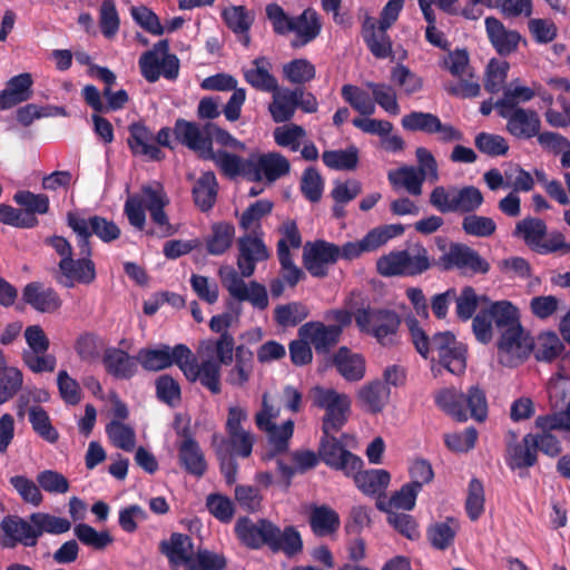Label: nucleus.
Masks as SVG:
<instances>
[{"instance_id": "obj_49", "label": "nucleus", "mask_w": 570, "mask_h": 570, "mask_svg": "<svg viewBox=\"0 0 570 570\" xmlns=\"http://www.w3.org/2000/svg\"><path fill=\"white\" fill-rule=\"evenodd\" d=\"M387 179L394 189L404 188L410 195L420 196L424 175L419 174L413 166H402L387 174Z\"/></svg>"}, {"instance_id": "obj_11", "label": "nucleus", "mask_w": 570, "mask_h": 570, "mask_svg": "<svg viewBox=\"0 0 570 570\" xmlns=\"http://www.w3.org/2000/svg\"><path fill=\"white\" fill-rule=\"evenodd\" d=\"M193 357V351L183 343L170 346L158 344L155 347H142L136 354L138 364L147 372H160L177 365L183 371L186 358Z\"/></svg>"}, {"instance_id": "obj_33", "label": "nucleus", "mask_w": 570, "mask_h": 570, "mask_svg": "<svg viewBox=\"0 0 570 570\" xmlns=\"http://www.w3.org/2000/svg\"><path fill=\"white\" fill-rule=\"evenodd\" d=\"M13 202L22 207V217L24 220L32 222L27 225L28 229L39 225L37 215H46L50 209V199L46 194H35L30 190H18L13 195Z\"/></svg>"}, {"instance_id": "obj_10", "label": "nucleus", "mask_w": 570, "mask_h": 570, "mask_svg": "<svg viewBox=\"0 0 570 570\" xmlns=\"http://www.w3.org/2000/svg\"><path fill=\"white\" fill-rule=\"evenodd\" d=\"M128 131L127 144L134 156H146L159 161L165 157L159 146L173 149L170 141L173 130L169 127H163L155 137L145 124L136 121L129 125Z\"/></svg>"}, {"instance_id": "obj_2", "label": "nucleus", "mask_w": 570, "mask_h": 570, "mask_svg": "<svg viewBox=\"0 0 570 570\" xmlns=\"http://www.w3.org/2000/svg\"><path fill=\"white\" fill-rule=\"evenodd\" d=\"M169 205L167 196L161 184L155 181L153 184L142 185L139 193L129 195L124 205V214L129 224L138 230H144L146 226V210L149 212L151 222L158 226L159 237H169L177 233L169 217L165 212V207Z\"/></svg>"}, {"instance_id": "obj_34", "label": "nucleus", "mask_w": 570, "mask_h": 570, "mask_svg": "<svg viewBox=\"0 0 570 570\" xmlns=\"http://www.w3.org/2000/svg\"><path fill=\"white\" fill-rule=\"evenodd\" d=\"M332 363L348 382H358L365 375V358L358 353H353L346 346H341L333 354Z\"/></svg>"}, {"instance_id": "obj_16", "label": "nucleus", "mask_w": 570, "mask_h": 570, "mask_svg": "<svg viewBox=\"0 0 570 570\" xmlns=\"http://www.w3.org/2000/svg\"><path fill=\"white\" fill-rule=\"evenodd\" d=\"M404 233L402 224H390L371 229L361 240L347 242L340 247V258L354 259L362 253L376 250L390 239Z\"/></svg>"}, {"instance_id": "obj_54", "label": "nucleus", "mask_w": 570, "mask_h": 570, "mask_svg": "<svg viewBox=\"0 0 570 570\" xmlns=\"http://www.w3.org/2000/svg\"><path fill=\"white\" fill-rule=\"evenodd\" d=\"M534 186V180L530 173L519 165L504 164L503 174H501V188H512L514 191H530Z\"/></svg>"}, {"instance_id": "obj_29", "label": "nucleus", "mask_w": 570, "mask_h": 570, "mask_svg": "<svg viewBox=\"0 0 570 570\" xmlns=\"http://www.w3.org/2000/svg\"><path fill=\"white\" fill-rule=\"evenodd\" d=\"M222 19L237 40L244 46L250 45L249 30L255 20V13L245 6H230L222 11Z\"/></svg>"}, {"instance_id": "obj_21", "label": "nucleus", "mask_w": 570, "mask_h": 570, "mask_svg": "<svg viewBox=\"0 0 570 570\" xmlns=\"http://www.w3.org/2000/svg\"><path fill=\"white\" fill-rule=\"evenodd\" d=\"M275 525L268 519L253 522L249 518L243 517L235 524V533L239 541L249 549L258 550L263 547L271 549Z\"/></svg>"}, {"instance_id": "obj_58", "label": "nucleus", "mask_w": 570, "mask_h": 570, "mask_svg": "<svg viewBox=\"0 0 570 570\" xmlns=\"http://www.w3.org/2000/svg\"><path fill=\"white\" fill-rule=\"evenodd\" d=\"M293 432L294 422L292 420H287L281 426L275 424L272 429L267 430L266 433L271 448L266 454V459H272L275 455L287 452Z\"/></svg>"}, {"instance_id": "obj_36", "label": "nucleus", "mask_w": 570, "mask_h": 570, "mask_svg": "<svg viewBox=\"0 0 570 570\" xmlns=\"http://www.w3.org/2000/svg\"><path fill=\"white\" fill-rule=\"evenodd\" d=\"M160 552L167 557L170 566H185L186 569L193 557V540L187 534L175 532L168 541L160 542Z\"/></svg>"}, {"instance_id": "obj_42", "label": "nucleus", "mask_w": 570, "mask_h": 570, "mask_svg": "<svg viewBox=\"0 0 570 570\" xmlns=\"http://www.w3.org/2000/svg\"><path fill=\"white\" fill-rule=\"evenodd\" d=\"M235 226L228 222L214 223L210 234L206 237L207 253L214 256L225 254L233 245Z\"/></svg>"}, {"instance_id": "obj_53", "label": "nucleus", "mask_w": 570, "mask_h": 570, "mask_svg": "<svg viewBox=\"0 0 570 570\" xmlns=\"http://www.w3.org/2000/svg\"><path fill=\"white\" fill-rule=\"evenodd\" d=\"M458 532V521L453 518H446L444 522H435L426 530V535L431 546L436 550H446L453 544Z\"/></svg>"}, {"instance_id": "obj_24", "label": "nucleus", "mask_w": 570, "mask_h": 570, "mask_svg": "<svg viewBox=\"0 0 570 570\" xmlns=\"http://www.w3.org/2000/svg\"><path fill=\"white\" fill-rule=\"evenodd\" d=\"M173 135L180 145L197 153L202 159L210 148V140L204 125L200 126L198 122L178 118L174 124Z\"/></svg>"}, {"instance_id": "obj_8", "label": "nucleus", "mask_w": 570, "mask_h": 570, "mask_svg": "<svg viewBox=\"0 0 570 570\" xmlns=\"http://www.w3.org/2000/svg\"><path fill=\"white\" fill-rule=\"evenodd\" d=\"M354 318L361 332L371 334L383 346L393 344L401 324L395 311L371 306L357 308Z\"/></svg>"}, {"instance_id": "obj_63", "label": "nucleus", "mask_w": 570, "mask_h": 570, "mask_svg": "<svg viewBox=\"0 0 570 570\" xmlns=\"http://www.w3.org/2000/svg\"><path fill=\"white\" fill-rule=\"evenodd\" d=\"M106 433L116 448L126 452L134 450L136 445V433L130 425L111 420L106 425Z\"/></svg>"}, {"instance_id": "obj_19", "label": "nucleus", "mask_w": 570, "mask_h": 570, "mask_svg": "<svg viewBox=\"0 0 570 570\" xmlns=\"http://www.w3.org/2000/svg\"><path fill=\"white\" fill-rule=\"evenodd\" d=\"M181 372L188 382H199L213 395L220 394L222 365H219V362L208 358L198 363L197 357L193 353V357L186 358V364H184Z\"/></svg>"}, {"instance_id": "obj_37", "label": "nucleus", "mask_w": 570, "mask_h": 570, "mask_svg": "<svg viewBox=\"0 0 570 570\" xmlns=\"http://www.w3.org/2000/svg\"><path fill=\"white\" fill-rule=\"evenodd\" d=\"M322 24L316 11L306 9L294 18L292 32L295 38L291 45L293 48H301L312 42L320 35Z\"/></svg>"}, {"instance_id": "obj_18", "label": "nucleus", "mask_w": 570, "mask_h": 570, "mask_svg": "<svg viewBox=\"0 0 570 570\" xmlns=\"http://www.w3.org/2000/svg\"><path fill=\"white\" fill-rule=\"evenodd\" d=\"M340 259V246L324 239L307 242L303 252V264L307 272L323 278L328 274V265Z\"/></svg>"}, {"instance_id": "obj_9", "label": "nucleus", "mask_w": 570, "mask_h": 570, "mask_svg": "<svg viewBox=\"0 0 570 570\" xmlns=\"http://www.w3.org/2000/svg\"><path fill=\"white\" fill-rule=\"evenodd\" d=\"M314 405L324 410L322 434H335L347 423L351 413L348 395L333 389H314Z\"/></svg>"}, {"instance_id": "obj_5", "label": "nucleus", "mask_w": 570, "mask_h": 570, "mask_svg": "<svg viewBox=\"0 0 570 570\" xmlns=\"http://www.w3.org/2000/svg\"><path fill=\"white\" fill-rule=\"evenodd\" d=\"M27 521L18 515H7L1 521L3 532L16 542L35 547L43 532L61 534L71 528L69 520L48 513L35 512Z\"/></svg>"}, {"instance_id": "obj_22", "label": "nucleus", "mask_w": 570, "mask_h": 570, "mask_svg": "<svg viewBox=\"0 0 570 570\" xmlns=\"http://www.w3.org/2000/svg\"><path fill=\"white\" fill-rule=\"evenodd\" d=\"M298 336L308 340L320 355L328 354L341 340L338 326L325 325L320 321H311L298 328Z\"/></svg>"}, {"instance_id": "obj_56", "label": "nucleus", "mask_w": 570, "mask_h": 570, "mask_svg": "<svg viewBox=\"0 0 570 570\" xmlns=\"http://www.w3.org/2000/svg\"><path fill=\"white\" fill-rule=\"evenodd\" d=\"M76 538L83 544L96 551H102L114 542L109 531H97L87 523H78L73 528Z\"/></svg>"}, {"instance_id": "obj_12", "label": "nucleus", "mask_w": 570, "mask_h": 570, "mask_svg": "<svg viewBox=\"0 0 570 570\" xmlns=\"http://www.w3.org/2000/svg\"><path fill=\"white\" fill-rule=\"evenodd\" d=\"M318 456L330 469L341 471L345 476L363 468V460L346 449V444L334 434H322L318 443Z\"/></svg>"}, {"instance_id": "obj_45", "label": "nucleus", "mask_w": 570, "mask_h": 570, "mask_svg": "<svg viewBox=\"0 0 570 570\" xmlns=\"http://www.w3.org/2000/svg\"><path fill=\"white\" fill-rule=\"evenodd\" d=\"M501 91V116H505V112L511 110L519 109L520 104L528 102L535 97L534 90L521 85L520 79L502 83Z\"/></svg>"}, {"instance_id": "obj_40", "label": "nucleus", "mask_w": 570, "mask_h": 570, "mask_svg": "<svg viewBox=\"0 0 570 570\" xmlns=\"http://www.w3.org/2000/svg\"><path fill=\"white\" fill-rule=\"evenodd\" d=\"M356 487L366 495L381 497L387 489L391 475L383 469L357 470L352 474Z\"/></svg>"}, {"instance_id": "obj_31", "label": "nucleus", "mask_w": 570, "mask_h": 570, "mask_svg": "<svg viewBox=\"0 0 570 570\" xmlns=\"http://www.w3.org/2000/svg\"><path fill=\"white\" fill-rule=\"evenodd\" d=\"M533 433H528L520 443L509 445L507 450V465L515 470H525L538 462V444Z\"/></svg>"}, {"instance_id": "obj_59", "label": "nucleus", "mask_w": 570, "mask_h": 570, "mask_svg": "<svg viewBox=\"0 0 570 570\" xmlns=\"http://www.w3.org/2000/svg\"><path fill=\"white\" fill-rule=\"evenodd\" d=\"M309 315L308 307L301 302L282 304L274 309V320L282 327L296 326Z\"/></svg>"}, {"instance_id": "obj_3", "label": "nucleus", "mask_w": 570, "mask_h": 570, "mask_svg": "<svg viewBox=\"0 0 570 570\" xmlns=\"http://www.w3.org/2000/svg\"><path fill=\"white\" fill-rule=\"evenodd\" d=\"M435 405L458 422L473 419L484 422L488 417V401L484 390L479 385L470 386L466 392L455 387H444L434 394Z\"/></svg>"}, {"instance_id": "obj_7", "label": "nucleus", "mask_w": 570, "mask_h": 570, "mask_svg": "<svg viewBox=\"0 0 570 570\" xmlns=\"http://www.w3.org/2000/svg\"><path fill=\"white\" fill-rule=\"evenodd\" d=\"M429 203L442 214L475 212L483 203V195L475 186H435L429 198Z\"/></svg>"}, {"instance_id": "obj_27", "label": "nucleus", "mask_w": 570, "mask_h": 570, "mask_svg": "<svg viewBox=\"0 0 570 570\" xmlns=\"http://www.w3.org/2000/svg\"><path fill=\"white\" fill-rule=\"evenodd\" d=\"M105 371L117 380H130L138 372L136 356L118 347H108L102 355Z\"/></svg>"}, {"instance_id": "obj_25", "label": "nucleus", "mask_w": 570, "mask_h": 570, "mask_svg": "<svg viewBox=\"0 0 570 570\" xmlns=\"http://www.w3.org/2000/svg\"><path fill=\"white\" fill-rule=\"evenodd\" d=\"M22 301L39 313H55L62 305L58 292L40 282H30L23 287Z\"/></svg>"}, {"instance_id": "obj_28", "label": "nucleus", "mask_w": 570, "mask_h": 570, "mask_svg": "<svg viewBox=\"0 0 570 570\" xmlns=\"http://www.w3.org/2000/svg\"><path fill=\"white\" fill-rule=\"evenodd\" d=\"M184 440L178 445L180 466L188 473L202 478L207 471V462L199 443L184 430Z\"/></svg>"}, {"instance_id": "obj_64", "label": "nucleus", "mask_w": 570, "mask_h": 570, "mask_svg": "<svg viewBox=\"0 0 570 570\" xmlns=\"http://www.w3.org/2000/svg\"><path fill=\"white\" fill-rule=\"evenodd\" d=\"M226 567L227 560L223 553L204 549L191 557L186 570H225Z\"/></svg>"}, {"instance_id": "obj_6", "label": "nucleus", "mask_w": 570, "mask_h": 570, "mask_svg": "<svg viewBox=\"0 0 570 570\" xmlns=\"http://www.w3.org/2000/svg\"><path fill=\"white\" fill-rule=\"evenodd\" d=\"M530 354L531 344L521 325L518 307L501 299V365L518 366Z\"/></svg>"}, {"instance_id": "obj_52", "label": "nucleus", "mask_w": 570, "mask_h": 570, "mask_svg": "<svg viewBox=\"0 0 570 570\" xmlns=\"http://www.w3.org/2000/svg\"><path fill=\"white\" fill-rule=\"evenodd\" d=\"M302 97V88L285 90L274 97L269 105V112L275 122H285L292 119L297 108V99Z\"/></svg>"}, {"instance_id": "obj_41", "label": "nucleus", "mask_w": 570, "mask_h": 570, "mask_svg": "<svg viewBox=\"0 0 570 570\" xmlns=\"http://www.w3.org/2000/svg\"><path fill=\"white\" fill-rule=\"evenodd\" d=\"M272 552H283L292 558L303 551V540L299 531L294 525H287L283 530L275 525L271 549Z\"/></svg>"}, {"instance_id": "obj_26", "label": "nucleus", "mask_w": 570, "mask_h": 570, "mask_svg": "<svg viewBox=\"0 0 570 570\" xmlns=\"http://www.w3.org/2000/svg\"><path fill=\"white\" fill-rule=\"evenodd\" d=\"M501 118L507 119V130L518 139H530L540 132L541 120L535 110L519 108Z\"/></svg>"}, {"instance_id": "obj_15", "label": "nucleus", "mask_w": 570, "mask_h": 570, "mask_svg": "<svg viewBox=\"0 0 570 570\" xmlns=\"http://www.w3.org/2000/svg\"><path fill=\"white\" fill-rule=\"evenodd\" d=\"M441 271L459 269L466 274H485L489 264L478 252L462 243H452L449 250L438 258Z\"/></svg>"}, {"instance_id": "obj_48", "label": "nucleus", "mask_w": 570, "mask_h": 570, "mask_svg": "<svg viewBox=\"0 0 570 570\" xmlns=\"http://www.w3.org/2000/svg\"><path fill=\"white\" fill-rule=\"evenodd\" d=\"M253 68L244 71L245 80L255 89L266 92L277 90L276 78L268 71L269 62L265 57H258L253 61Z\"/></svg>"}, {"instance_id": "obj_23", "label": "nucleus", "mask_w": 570, "mask_h": 570, "mask_svg": "<svg viewBox=\"0 0 570 570\" xmlns=\"http://www.w3.org/2000/svg\"><path fill=\"white\" fill-rule=\"evenodd\" d=\"M237 267L242 276L250 277L256 269V264L269 258V252L263 239L252 235L239 237Z\"/></svg>"}, {"instance_id": "obj_43", "label": "nucleus", "mask_w": 570, "mask_h": 570, "mask_svg": "<svg viewBox=\"0 0 570 570\" xmlns=\"http://www.w3.org/2000/svg\"><path fill=\"white\" fill-rule=\"evenodd\" d=\"M527 338L531 344V353L533 352L535 360L539 362L550 363L564 350L563 343L553 332L541 333L535 342L529 333H527Z\"/></svg>"}, {"instance_id": "obj_32", "label": "nucleus", "mask_w": 570, "mask_h": 570, "mask_svg": "<svg viewBox=\"0 0 570 570\" xmlns=\"http://www.w3.org/2000/svg\"><path fill=\"white\" fill-rule=\"evenodd\" d=\"M386 31L387 29H382L371 17H366L362 26V38L371 53L377 59H385L393 52L392 41Z\"/></svg>"}, {"instance_id": "obj_30", "label": "nucleus", "mask_w": 570, "mask_h": 570, "mask_svg": "<svg viewBox=\"0 0 570 570\" xmlns=\"http://www.w3.org/2000/svg\"><path fill=\"white\" fill-rule=\"evenodd\" d=\"M33 79L31 73L22 72L10 78L0 91L2 110L10 109L32 97Z\"/></svg>"}, {"instance_id": "obj_14", "label": "nucleus", "mask_w": 570, "mask_h": 570, "mask_svg": "<svg viewBox=\"0 0 570 570\" xmlns=\"http://www.w3.org/2000/svg\"><path fill=\"white\" fill-rule=\"evenodd\" d=\"M248 420V412L240 406H229L225 431L227 434V443L232 454L246 459L249 458L255 444V435L243 428Z\"/></svg>"}, {"instance_id": "obj_46", "label": "nucleus", "mask_w": 570, "mask_h": 570, "mask_svg": "<svg viewBox=\"0 0 570 570\" xmlns=\"http://www.w3.org/2000/svg\"><path fill=\"white\" fill-rule=\"evenodd\" d=\"M455 302V314L456 317L466 322L471 320L478 307L490 306V303H493L485 295H478L475 289L472 286H464L460 294H456V298L453 299Z\"/></svg>"}, {"instance_id": "obj_57", "label": "nucleus", "mask_w": 570, "mask_h": 570, "mask_svg": "<svg viewBox=\"0 0 570 570\" xmlns=\"http://www.w3.org/2000/svg\"><path fill=\"white\" fill-rule=\"evenodd\" d=\"M23 384L22 372L8 364L0 366V405L12 400Z\"/></svg>"}, {"instance_id": "obj_50", "label": "nucleus", "mask_w": 570, "mask_h": 570, "mask_svg": "<svg viewBox=\"0 0 570 570\" xmlns=\"http://www.w3.org/2000/svg\"><path fill=\"white\" fill-rule=\"evenodd\" d=\"M229 295L239 302H249L258 309H265L268 306L266 287L256 281H252L249 285H246L243 277L239 278Z\"/></svg>"}, {"instance_id": "obj_61", "label": "nucleus", "mask_w": 570, "mask_h": 570, "mask_svg": "<svg viewBox=\"0 0 570 570\" xmlns=\"http://www.w3.org/2000/svg\"><path fill=\"white\" fill-rule=\"evenodd\" d=\"M29 422L35 433L49 443H56L59 439V433L51 424L49 414L40 406L35 405L29 409Z\"/></svg>"}, {"instance_id": "obj_13", "label": "nucleus", "mask_w": 570, "mask_h": 570, "mask_svg": "<svg viewBox=\"0 0 570 570\" xmlns=\"http://www.w3.org/2000/svg\"><path fill=\"white\" fill-rule=\"evenodd\" d=\"M401 125L403 129L407 131L439 135V140L442 142L463 140L462 131L450 124H443L441 119L432 112L411 111L402 117Z\"/></svg>"}, {"instance_id": "obj_47", "label": "nucleus", "mask_w": 570, "mask_h": 570, "mask_svg": "<svg viewBox=\"0 0 570 570\" xmlns=\"http://www.w3.org/2000/svg\"><path fill=\"white\" fill-rule=\"evenodd\" d=\"M254 368V354L244 345L235 348V365L228 372L227 382L233 386L242 387L250 379Z\"/></svg>"}, {"instance_id": "obj_44", "label": "nucleus", "mask_w": 570, "mask_h": 570, "mask_svg": "<svg viewBox=\"0 0 570 570\" xmlns=\"http://www.w3.org/2000/svg\"><path fill=\"white\" fill-rule=\"evenodd\" d=\"M308 522L313 533L317 537L333 534L341 524L338 513L327 505L313 507Z\"/></svg>"}, {"instance_id": "obj_4", "label": "nucleus", "mask_w": 570, "mask_h": 570, "mask_svg": "<svg viewBox=\"0 0 570 570\" xmlns=\"http://www.w3.org/2000/svg\"><path fill=\"white\" fill-rule=\"evenodd\" d=\"M439 267L438 259L420 242L407 245L401 250H392L376 261V271L381 276L416 277Z\"/></svg>"}, {"instance_id": "obj_17", "label": "nucleus", "mask_w": 570, "mask_h": 570, "mask_svg": "<svg viewBox=\"0 0 570 570\" xmlns=\"http://www.w3.org/2000/svg\"><path fill=\"white\" fill-rule=\"evenodd\" d=\"M53 278L65 288H73L76 284L90 285L97 278L96 264L89 257L60 259Z\"/></svg>"}, {"instance_id": "obj_39", "label": "nucleus", "mask_w": 570, "mask_h": 570, "mask_svg": "<svg viewBox=\"0 0 570 570\" xmlns=\"http://www.w3.org/2000/svg\"><path fill=\"white\" fill-rule=\"evenodd\" d=\"M218 183L213 171H205L194 184L193 200L203 213L209 212L217 199Z\"/></svg>"}, {"instance_id": "obj_51", "label": "nucleus", "mask_w": 570, "mask_h": 570, "mask_svg": "<svg viewBox=\"0 0 570 570\" xmlns=\"http://www.w3.org/2000/svg\"><path fill=\"white\" fill-rule=\"evenodd\" d=\"M421 491L419 483L407 482L395 491L387 501L379 500L376 508L380 511L389 512L391 508L411 511L414 509L416 498Z\"/></svg>"}, {"instance_id": "obj_1", "label": "nucleus", "mask_w": 570, "mask_h": 570, "mask_svg": "<svg viewBox=\"0 0 570 570\" xmlns=\"http://www.w3.org/2000/svg\"><path fill=\"white\" fill-rule=\"evenodd\" d=\"M405 323L416 352L424 360L433 362L435 358L431 357V353H436L439 363L451 374L461 375L465 372L468 346L458 341L452 332H436L429 337L415 317L406 318Z\"/></svg>"}, {"instance_id": "obj_38", "label": "nucleus", "mask_w": 570, "mask_h": 570, "mask_svg": "<svg viewBox=\"0 0 570 570\" xmlns=\"http://www.w3.org/2000/svg\"><path fill=\"white\" fill-rule=\"evenodd\" d=\"M493 323L499 326V301L482 306L472 317V332L481 344H489L493 338Z\"/></svg>"}, {"instance_id": "obj_20", "label": "nucleus", "mask_w": 570, "mask_h": 570, "mask_svg": "<svg viewBox=\"0 0 570 570\" xmlns=\"http://www.w3.org/2000/svg\"><path fill=\"white\" fill-rule=\"evenodd\" d=\"M247 167H250V181H261L265 178L273 183L291 170L288 159L278 153L250 154Z\"/></svg>"}, {"instance_id": "obj_35", "label": "nucleus", "mask_w": 570, "mask_h": 570, "mask_svg": "<svg viewBox=\"0 0 570 570\" xmlns=\"http://www.w3.org/2000/svg\"><path fill=\"white\" fill-rule=\"evenodd\" d=\"M203 159L214 161L219 170L229 178L243 176L250 180V167H247L248 158L244 159L226 150L215 151L214 148H209L206 155H203Z\"/></svg>"}, {"instance_id": "obj_60", "label": "nucleus", "mask_w": 570, "mask_h": 570, "mask_svg": "<svg viewBox=\"0 0 570 570\" xmlns=\"http://www.w3.org/2000/svg\"><path fill=\"white\" fill-rule=\"evenodd\" d=\"M342 98L354 110L363 116H371L375 112V105L370 95L354 85H344L341 89Z\"/></svg>"}, {"instance_id": "obj_62", "label": "nucleus", "mask_w": 570, "mask_h": 570, "mask_svg": "<svg viewBox=\"0 0 570 570\" xmlns=\"http://www.w3.org/2000/svg\"><path fill=\"white\" fill-rule=\"evenodd\" d=\"M322 160L331 169L335 170H353L358 163V150L351 146L347 149L325 150Z\"/></svg>"}, {"instance_id": "obj_55", "label": "nucleus", "mask_w": 570, "mask_h": 570, "mask_svg": "<svg viewBox=\"0 0 570 570\" xmlns=\"http://www.w3.org/2000/svg\"><path fill=\"white\" fill-rule=\"evenodd\" d=\"M547 234V225L540 218L527 217L517 223L514 235L523 238L524 243L535 252Z\"/></svg>"}]
</instances>
